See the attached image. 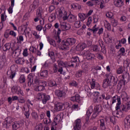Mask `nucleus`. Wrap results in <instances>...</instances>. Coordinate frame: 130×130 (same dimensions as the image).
<instances>
[{
	"mask_svg": "<svg viewBox=\"0 0 130 130\" xmlns=\"http://www.w3.org/2000/svg\"><path fill=\"white\" fill-rule=\"evenodd\" d=\"M60 27L62 31H67L71 29V25L66 22L60 23Z\"/></svg>",
	"mask_w": 130,
	"mask_h": 130,
	"instance_id": "nucleus-18",
	"label": "nucleus"
},
{
	"mask_svg": "<svg viewBox=\"0 0 130 130\" xmlns=\"http://www.w3.org/2000/svg\"><path fill=\"white\" fill-rule=\"evenodd\" d=\"M32 84H33V77H30V78H27V85L28 87H31Z\"/></svg>",
	"mask_w": 130,
	"mask_h": 130,
	"instance_id": "nucleus-51",
	"label": "nucleus"
},
{
	"mask_svg": "<svg viewBox=\"0 0 130 130\" xmlns=\"http://www.w3.org/2000/svg\"><path fill=\"white\" fill-rule=\"evenodd\" d=\"M91 50L94 52H98V51H100V48L97 45H93L91 47Z\"/></svg>",
	"mask_w": 130,
	"mask_h": 130,
	"instance_id": "nucleus-34",
	"label": "nucleus"
},
{
	"mask_svg": "<svg viewBox=\"0 0 130 130\" xmlns=\"http://www.w3.org/2000/svg\"><path fill=\"white\" fill-rule=\"evenodd\" d=\"M117 103L116 104V106L115 107L116 110H119L123 112H127L129 109L127 107V106L126 104L125 105H121L120 106V104H121V102H120V98H118L117 100Z\"/></svg>",
	"mask_w": 130,
	"mask_h": 130,
	"instance_id": "nucleus-3",
	"label": "nucleus"
},
{
	"mask_svg": "<svg viewBox=\"0 0 130 130\" xmlns=\"http://www.w3.org/2000/svg\"><path fill=\"white\" fill-rule=\"evenodd\" d=\"M113 114L118 118H120L121 116H122V113L121 112V111L118 112L117 110H116L113 113Z\"/></svg>",
	"mask_w": 130,
	"mask_h": 130,
	"instance_id": "nucleus-35",
	"label": "nucleus"
},
{
	"mask_svg": "<svg viewBox=\"0 0 130 130\" xmlns=\"http://www.w3.org/2000/svg\"><path fill=\"white\" fill-rule=\"evenodd\" d=\"M111 24L113 27H116V26H117V21L115 19H112L111 21Z\"/></svg>",
	"mask_w": 130,
	"mask_h": 130,
	"instance_id": "nucleus-63",
	"label": "nucleus"
},
{
	"mask_svg": "<svg viewBox=\"0 0 130 130\" xmlns=\"http://www.w3.org/2000/svg\"><path fill=\"white\" fill-rule=\"evenodd\" d=\"M102 97L103 99L105 100H109V99H111V95H109V94H106L105 95V93H104L102 95Z\"/></svg>",
	"mask_w": 130,
	"mask_h": 130,
	"instance_id": "nucleus-42",
	"label": "nucleus"
},
{
	"mask_svg": "<svg viewBox=\"0 0 130 130\" xmlns=\"http://www.w3.org/2000/svg\"><path fill=\"white\" fill-rule=\"evenodd\" d=\"M92 112H93V109H92L91 108H89L88 110L86 112V114L87 116H90V115L92 114Z\"/></svg>",
	"mask_w": 130,
	"mask_h": 130,
	"instance_id": "nucleus-58",
	"label": "nucleus"
},
{
	"mask_svg": "<svg viewBox=\"0 0 130 130\" xmlns=\"http://www.w3.org/2000/svg\"><path fill=\"white\" fill-rule=\"evenodd\" d=\"M85 47H87V45H86V44H79L77 45L76 49L77 51H83V50L85 49Z\"/></svg>",
	"mask_w": 130,
	"mask_h": 130,
	"instance_id": "nucleus-20",
	"label": "nucleus"
},
{
	"mask_svg": "<svg viewBox=\"0 0 130 130\" xmlns=\"http://www.w3.org/2000/svg\"><path fill=\"white\" fill-rule=\"evenodd\" d=\"M102 110V106L100 104L96 105L94 108V112H96V113H100L101 112Z\"/></svg>",
	"mask_w": 130,
	"mask_h": 130,
	"instance_id": "nucleus-29",
	"label": "nucleus"
},
{
	"mask_svg": "<svg viewBox=\"0 0 130 130\" xmlns=\"http://www.w3.org/2000/svg\"><path fill=\"white\" fill-rule=\"evenodd\" d=\"M122 82H123V85L125 86V82H129V74L127 72H125L122 75Z\"/></svg>",
	"mask_w": 130,
	"mask_h": 130,
	"instance_id": "nucleus-11",
	"label": "nucleus"
},
{
	"mask_svg": "<svg viewBox=\"0 0 130 130\" xmlns=\"http://www.w3.org/2000/svg\"><path fill=\"white\" fill-rule=\"evenodd\" d=\"M105 77H106V79L103 81V87L105 88L111 86V82L109 78L108 74H106Z\"/></svg>",
	"mask_w": 130,
	"mask_h": 130,
	"instance_id": "nucleus-9",
	"label": "nucleus"
},
{
	"mask_svg": "<svg viewBox=\"0 0 130 130\" xmlns=\"http://www.w3.org/2000/svg\"><path fill=\"white\" fill-rule=\"evenodd\" d=\"M38 7H39V1H35L32 5H31L29 11H30V12H33V11H35L36 9H37Z\"/></svg>",
	"mask_w": 130,
	"mask_h": 130,
	"instance_id": "nucleus-17",
	"label": "nucleus"
},
{
	"mask_svg": "<svg viewBox=\"0 0 130 130\" xmlns=\"http://www.w3.org/2000/svg\"><path fill=\"white\" fill-rule=\"evenodd\" d=\"M35 82L36 84H39L45 87H46V85H47V83L45 81L40 80L37 79L35 80Z\"/></svg>",
	"mask_w": 130,
	"mask_h": 130,
	"instance_id": "nucleus-26",
	"label": "nucleus"
},
{
	"mask_svg": "<svg viewBox=\"0 0 130 130\" xmlns=\"http://www.w3.org/2000/svg\"><path fill=\"white\" fill-rule=\"evenodd\" d=\"M70 100L73 102H80V95L77 94L75 96L71 97Z\"/></svg>",
	"mask_w": 130,
	"mask_h": 130,
	"instance_id": "nucleus-27",
	"label": "nucleus"
},
{
	"mask_svg": "<svg viewBox=\"0 0 130 130\" xmlns=\"http://www.w3.org/2000/svg\"><path fill=\"white\" fill-rule=\"evenodd\" d=\"M74 26L76 28H80L82 26V23H81L80 20H76L75 22Z\"/></svg>",
	"mask_w": 130,
	"mask_h": 130,
	"instance_id": "nucleus-40",
	"label": "nucleus"
},
{
	"mask_svg": "<svg viewBox=\"0 0 130 130\" xmlns=\"http://www.w3.org/2000/svg\"><path fill=\"white\" fill-rule=\"evenodd\" d=\"M94 93L96 94V96L93 99L94 103H101L102 102V98L98 95L99 92H95Z\"/></svg>",
	"mask_w": 130,
	"mask_h": 130,
	"instance_id": "nucleus-23",
	"label": "nucleus"
},
{
	"mask_svg": "<svg viewBox=\"0 0 130 130\" xmlns=\"http://www.w3.org/2000/svg\"><path fill=\"white\" fill-rule=\"evenodd\" d=\"M88 30H89V31H90V32H92L93 34H95V33H96V32H97V31H98L99 30L98 34L99 35H101V34L103 33L104 29L102 27L99 28V27H97V24H95L92 28H88Z\"/></svg>",
	"mask_w": 130,
	"mask_h": 130,
	"instance_id": "nucleus-6",
	"label": "nucleus"
},
{
	"mask_svg": "<svg viewBox=\"0 0 130 130\" xmlns=\"http://www.w3.org/2000/svg\"><path fill=\"white\" fill-rule=\"evenodd\" d=\"M10 49H11V44H10V43H6L3 46L4 51H7L8 50H10Z\"/></svg>",
	"mask_w": 130,
	"mask_h": 130,
	"instance_id": "nucleus-36",
	"label": "nucleus"
},
{
	"mask_svg": "<svg viewBox=\"0 0 130 130\" xmlns=\"http://www.w3.org/2000/svg\"><path fill=\"white\" fill-rule=\"evenodd\" d=\"M99 20V16H98V15H94L93 16L94 23H97Z\"/></svg>",
	"mask_w": 130,
	"mask_h": 130,
	"instance_id": "nucleus-64",
	"label": "nucleus"
},
{
	"mask_svg": "<svg viewBox=\"0 0 130 130\" xmlns=\"http://www.w3.org/2000/svg\"><path fill=\"white\" fill-rule=\"evenodd\" d=\"M4 36L5 38H9V37L10 36V30L7 29L6 30Z\"/></svg>",
	"mask_w": 130,
	"mask_h": 130,
	"instance_id": "nucleus-62",
	"label": "nucleus"
},
{
	"mask_svg": "<svg viewBox=\"0 0 130 130\" xmlns=\"http://www.w3.org/2000/svg\"><path fill=\"white\" fill-rule=\"evenodd\" d=\"M37 98L38 100H42L43 104H46L47 101L50 100V95H46V93L43 92H40L37 94Z\"/></svg>",
	"mask_w": 130,
	"mask_h": 130,
	"instance_id": "nucleus-2",
	"label": "nucleus"
},
{
	"mask_svg": "<svg viewBox=\"0 0 130 130\" xmlns=\"http://www.w3.org/2000/svg\"><path fill=\"white\" fill-rule=\"evenodd\" d=\"M112 100V104H111V105H112V104L115 103V102H116V100L117 101L118 98H120V97L118 96L117 95H115L114 96H113V98H111Z\"/></svg>",
	"mask_w": 130,
	"mask_h": 130,
	"instance_id": "nucleus-53",
	"label": "nucleus"
},
{
	"mask_svg": "<svg viewBox=\"0 0 130 130\" xmlns=\"http://www.w3.org/2000/svg\"><path fill=\"white\" fill-rule=\"evenodd\" d=\"M85 73V70L82 71H78L76 73V78H81L82 77V73Z\"/></svg>",
	"mask_w": 130,
	"mask_h": 130,
	"instance_id": "nucleus-43",
	"label": "nucleus"
},
{
	"mask_svg": "<svg viewBox=\"0 0 130 130\" xmlns=\"http://www.w3.org/2000/svg\"><path fill=\"white\" fill-rule=\"evenodd\" d=\"M121 98L123 100H125V101H127L129 99V98H127V94L126 92H123L121 94Z\"/></svg>",
	"mask_w": 130,
	"mask_h": 130,
	"instance_id": "nucleus-44",
	"label": "nucleus"
},
{
	"mask_svg": "<svg viewBox=\"0 0 130 130\" xmlns=\"http://www.w3.org/2000/svg\"><path fill=\"white\" fill-rule=\"evenodd\" d=\"M28 24L29 22H27L26 24H23L22 26V30L23 31V32H25L26 30H27V27H28Z\"/></svg>",
	"mask_w": 130,
	"mask_h": 130,
	"instance_id": "nucleus-56",
	"label": "nucleus"
},
{
	"mask_svg": "<svg viewBox=\"0 0 130 130\" xmlns=\"http://www.w3.org/2000/svg\"><path fill=\"white\" fill-rule=\"evenodd\" d=\"M55 94L56 95L58 98H65L66 93L63 90L57 89L55 91Z\"/></svg>",
	"mask_w": 130,
	"mask_h": 130,
	"instance_id": "nucleus-13",
	"label": "nucleus"
},
{
	"mask_svg": "<svg viewBox=\"0 0 130 130\" xmlns=\"http://www.w3.org/2000/svg\"><path fill=\"white\" fill-rule=\"evenodd\" d=\"M24 123L21 121H15L12 125V128L14 130H17L18 128L23 126Z\"/></svg>",
	"mask_w": 130,
	"mask_h": 130,
	"instance_id": "nucleus-10",
	"label": "nucleus"
},
{
	"mask_svg": "<svg viewBox=\"0 0 130 130\" xmlns=\"http://www.w3.org/2000/svg\"><path fill=\"white\" fill-rule=\"evenodd\" d=\"M32 35L35 36L36 39H40V36L37 34V31H32Z\"/></svg>",
	"mask_w": 130,
	"mask_h": 130,
	"instance_id": "nucleus-57",
	"label": "nucleus"
},
{
	"mask_svg": "<svg viewBox=\"0 0 130 130\" xmlns=\"http://www.w3.org/2000/svg\"><path fill=\"white\" fill-rule=\"evenodd\" d=\"M48 55L51 57V59H52L53 61L54 62V61H55V58H54V53L52 51L49 52Z\"/></svg>",
	"mask_w": 130,
	"mask_h": 130,
	"instance_id": "nucleus-49",
	"label": "nucleus"
},
{
	"mask_svg": "<svg viewBox=\"0 0 130 130\" xmlns=\"http://www.w3.org/2000/svg\"><path fill=\"white\" fill-rule=\"evenodd\" d=\"M47 75H48L47 70H44L40 73L41 77H47Z\"/></svg>",
	"mask_w": 130,
	"mask_h": 130,
	"instance_id": "nucleus-54",
	"label": "nucleus"
},
{
	"mask_svg": "<svg viewBox=\"0 0 130 130\" xmlns=\"http://www.w3.org/2000/svg\"><path fill=\"white\" fill-rule=\"evenodd\" d=\"M76 41L77 40L74 38H68L65 41H62V45L59 47V49L61 50H69V46L75 45L76 44Z\"/></svg>",
	"mask_w": 130,
	"mask_h": 130,
	"instance_id": "nucleus-1",
	"label": "nucleus"
},
{
	"mask_svg": "<svg viewBox=\"0 0 130 130\" xmlns=\"http://www.w3.org/2000/svg\"><path fill=\"white\" fill-rule=\"evenodd\" d=\"M49 19H52L53 20H55L56 19V12L52 13L49 17Z\"/></svg>",
	"mask_w": 130,
	"mask_h": 130,
	"instance_id": "nucleus-61",
	"label": "nucleus"
},
{
	"mask_svg": "<svg viewBox=\"0 0 130 130\" xmlns=\"http://www.w3.org/2000/svg\"><path fill=\"white\" fill-rule=\"evenodd\" d=\"M71 60L72 62L68 64V67H70V68H74V66H75V67H78L81 62L80 59L77 56L73 57Z\"/></svg>",
	"mask_w": 130,
	"mask_h": 130,
	"instance_id": "nucleus-4",
	"label": "nucleus"
},
{
	"mask_svg": "<svg viewBox=\"0 0 130 130\" xmlns=\"http://www.w3.org/2000/svg\"><path fill=\"white\" fill-rule=\"evenodd\" d=\"M42 15H43V10H42V8L39 7L37 9L36 16L37 17L42 18Z\"/></svg>",
	"mask_w": 130,
	"mask_h": 130,
	"instance_id": "nucleus-28",
	"label": "nucleus"
},
{
	"mask_svg": "<svg viewBox=\"0 0 130 130\" xmlns=\"http://www.w3.org/2000/svg\"><path fill=\"white\" fill-rule=\"evenodd\" d=\"M114 4L116 7H117V8H121L124 5L122 0H116L114 2Z\"/></svg>",
	"mask_w": 130,
	"mask_h": 130,
	"instance_id": "nucleus-24",
	"label": "nucleus"
},
{
	"mask_svg": "<svg viewBox=\"0 0 130 130\" xmlns=\"http://www.w3.org/2000/svg\"><path fill=\"white\" fill-rule=\"evenodd\" d=\"M100 124V129L105 130L106 129V126H105V120L104 119H101L99 122Z\"/></svg>",
	"mask_w": 130,
	"mask_h": 130,
	"instance_id": "nucleus-21",
	"label": "nucleus"
},
{
	"mask_svg": "<svg viewBox=\"0 0 130 130\" xmlns=\"http://www.w3.org/2000/svg\"><path fill=\"white\" fill-rule=\"evenodd\" d=\"M13 122L14 119H13V118L11 117H8L6 118L5 123L6 125V128H9L10 127L11 124H12V123H13Z\"/></svg>",
	"mask_w": 130,
	"mask_h": 130,
	"instance_id": "nucleus-16",
	"label": "nucleus"
},
{
	"mask_svg": "<svg viewBox=\"0 0 130 130\" xmlns=\"http://www.w3.org/2000/svg\"><path fill=\"white\" fill-rule=\"evenodd\" d=\"M68 19L70 23H73V22H75V21L77 20V16H75L73 14H69V16L68 15Z\"/></svg>",
	"mask_w": 130,
	"mask_h": 130,
	"instance_id": "nucleus-25",
	"label": "nucleus"
},
{
	"mask_svg": "<svg viewBox=\"0 0 130 130\" xmlns=\"http://www.w3.org/2000/svg\"><path fill=\"white\" fill-rule=\"evenodd\" d=\"M19 88V86H17L16 85L13 86L11 88V92L12 93H13V94H16L17 91L18 90V89Z\"/></svg>",
	"mask_w": 130,
	"mask_h": 130,
	"instance_id": "nucleus-45",
	"label": "nucleus"
},
{
	"mask_svg": "<svg viewBox=\"0 0 130 130\" xmlns=\"http://www.w3.org/2000/svg\"><path fill=\"white\" fill-rule=\"evenodd\" d=\"M84 55L86 57L87 60H95V54L91 53L90 50H87L84 51Z\"/></svg>",
	"mask_w": 130,
	"mask_h": 130,
	"instance_id": "nucleus-5",
	"label": "nucleus"
},
{
	"mask_svg": "<svg viewBox=\"0 0 130 130\" xmlns=\"http://www.w3.org/2000/svg\"><path fill=\"white\" fill-rule=\"evenodd\" d=\"M58 17L62 18L63 21L68 20V13L63 10V8H61L58 10Z\"/></svg>",
	"mask_w": 130,
	"mask_h": 130,
	"instance_id": "nucleus-7",
	"label": "nucleus"
},
{
	"mask_svg": "<svg viewBox=\"0 0 130 130\" xmlns=\"http://www.w3.org/2000/svg\"><path fill=\"white\" fill-rule=\"evenodd\" d=\"M129 122H130V117H127L124 120L125 126L126 127H127L128 125V123L129 124Z\"/></svg>",
	"mask_w": 130,
	"mask_h": 130,
	"instance_id": "nucleus-52",
	"label": "nucleus"
},
{
	"mask_svg": "<svg viewBox=\"0 0 130 130\" xmlns=\"http://www.w3.org/2000/svg\"><path fill=\"white\" fill-rule=\"evenodd\" d=\"M31 116L32 118H34V119H35L36 120H37V119H38V114H37V112H32Z\"/></svg>",
	"mask_w": 130,
	"mask_h": 130,
	"instance_id": "nucleus-46",
	"label": "nucleus"
},
{
	"mask_svg": "<svg viewBox=\"0 0 130 130\" xmlns=\"http://www.w3.org/2000/svg\"><path fill=\"white\" fill-rule=\"evenodd\" d=\"M11 50L12 51V56L14 57H18L21 54V51H22V49L19 48H17L15 49L14 50L13 48H11Z\"/></svg>",
	"mask_w": 130,
	"mask_h": 130,
	"instance_id": "nucleus-15",
	"label": "nucleus"
},
{
	"mask_svg": "<svg viewBox=\"0 0 130 130\" xmlns=\"http://www.w3.org/2000/svg\"><path fill=\"white\" fill-rule=\"evenodd\" d=\"M47 41L49 43L50 45H53L54 47H56V44L55 43V41L51 39L50 37H48Z\"/></svg>",
	"mask_w": 130,
	"mask_h": 130,
	"instance_id": "nucleus-32",
	"label": "nucleus"
},
{
	"mask_svg": "<svg viewBox=\"0 0 130 130\" xmlns=\"http://www.w3.org/2000/svg\"><path fill=\"white\" fill-rule=\"evenodd\" d=\"M62 116H63L62 114H58L57 115V116L54 118L53 120L52 125H57V124L59 123V122L62 120Z\"/></svg>",
	"mask_w": 130,
	"mask_h": 130,
	"instance_id": "nucleus-8",
	"label": "nucleus"
},
{
	"mask_svg": "<svg viewBox=\"0 0 130 130\" xmlns=\"http://www.w3.org/2000/svg\"><path fill=\"white\" fill-rule=\"evenodd\" d=\"M82 122H81V119H77L75 121V123L74 125V130H81L82 129Z\"/></svg>",
	"mask_w": 130,
	"mask_h": 130,
	"instance_id": "nucleus-12",
	"label": "nucleus"
},
{
	"mask_svg": "<svg viewBox=\"0 0 130 130\" xmlns=\"http://www.w3.org/2000/svg\"><path fill=\"white\" fill-rule=\"evenodd\" d=\"M90 87L91 89H95V88H99L100 85L99 84H96V80L92 79L90 83Z\"/></svg>",
	"mask_w": 130,
	"mask_h": 130,
	"instance_id": "nucleus-22",
	"label": "nucleus"
},
{
	"mask_svg": "<svg viewBox=\"0 0 130 130\" xmlns=\"http://www.w3.org/2000/svg\"><path fill=\"white\" fill-rule=\"evenodd\" d=\"M64 105L62 103H57L55 104L54 109L56 111H60L62 110V108Z\"/></svg>",
	"mask_w": 130,
	"mask_h": 130,
	"instance_id": "nucleus-19",
	"label": "nucleus"
},
{
	"mask_svg": "<svg viewBox=\"0 0 130 130\" xmlns=\"http://www.w3.org/2000/svg\"><path fill=\"white\" fill-rule=\"evenodd\" d=\"M78 16L79 19V21H80L81 22H84V21L86 20V14H85L84 13H79Z\"/></svg>",
	"mask_w": 130,
	"mask_h": 130,
	"instance_id": "nucleus-30",
	"label": "nucleus"
},
{
	"mask_svg": "<svg viewBox=\"0 0 130 130\" xmlns=\"http://www.w3.org/2000/svg\"><path fill=\"white\" fill-rule=\"evenodd\" d=\"M59 68H63L66 67V64L62 61H59L58 62Z\"/></svg>",
	"mask_w": 130,
	"mask_h": 130,
	"instance_id": "nucleus-60",
	"label": "nucleus"
},
{
	"mask_svg": "<svg viewBox=\"0 0 130 130\" xmlns=\"http://www.w3.org/2000/svg\"><path fill=\"white\" fill-rule=\"evenodd\" d=\"M104 26L108 31H111V25L108 21H106Z\"/></svg>",
	"mask_w": 130,
	"mask_h": 130,
	"instance_id": "nucleus-38",
	"label": "nucleus"
},
{
	"mask_svg": "<svg viewBox=\"0 0 130 130\" xmlns=\"http://www.w3.org/2000/svg\"><path fill=\"white\" fill-rule=\"evenodd\" d=\"M16 94H17V95H18L19 96H24V92H23V90H22V88H21V87H18L17 91H16Z\"/></svg>",
	"mask_w": 130,
	"mask_h": 130,
	"instance_id": "nucleus-37",
	"label": "nucleus"
},
{
	"mask_svg": "<svg viewBox=\"0 0 130 130\" xmlns=\"http://www.w3.org/2000/svg\"><path fill=\"white\" fill-rule=\"evenodd\" d=\"M71 7L72 8V9H76V10H80V9H81V6H79V7H79V4H71Z\"/></svg>",
	"mask_w": 130,
	"mask_h": 130,
	"instance_id": "nucleus-48",
	"label": "nucleus"
},
{
	"mask_svg": "<svg viewBox=\"0 0 130 130\" xmlns=\"http://www.w3.org/2000/svg\"><path fill=\"white\" fill-rule=\"evenodd\" d=\"M44 89H45V87L44 86L41 85V84H40L39 86H38L36 87L35 90L39 92V91H43V90H44Z\"/></svg>",
	"mask_w": 130,
	"mask_h": 130,
	"instance_id": "nucleus-41",
	"label": "nucleus"
},
{
	"mask_svg": "<svg viewBox=\"0 0 130 130\" xmlns=\"http://www.w3.org/2000/svg\"><path fill=\"white\" fill-rule=\"evenodd\" d=\"M85 91L87 92L88 94H89V95H92V94L93 93V92H92L91 90V88H90V87L88 86H85Z\"/></svg>",
	"mask_w": 130,
	"mask_h": 130,
	"instance_id": "nucleus-50",
	"label": "nucleus"
},
{
	"mask_svg": "<svg viewBox=\"0 0 130 130\" xmlns=\"http://www.w3.org/2000/svg\"><path fill=\"white\" fill-rule=\"evenodd\" d=\"M108 76L109 77V79L111 84H112L113 86H116V84H117V78L114 77L111 73L108 74Z\"/></svg>",
	"mask_w": 130,
	"mask_h": 130,
	"instance_id": "nucleus-14",
	"label": "nucleus"
},
{
	"mask_svg": "<svg viewBox=\"0 0 130 130\" xmlns=\"http://www.w3.org/2000/svg\"><path fill=\"white\" fill-rule=\"evenodd\" d=\"M20 84H24L26 82V77L24 75H20V77L18 80Z\"/></svg>",
	"mask_w": 130,
	"mask_h": 130,
	"instance_id": "nucleus-31",
	"label": "nucleus"
},
{
	"mask_svg": "<svg viewBox=\"0 0 130 130\" xmlns=\"http://www.w3.org/2000/svg\"><path fill=\"white\" fill-rule=\"evenodd\" d=\"M106 16L108 19H112L113 18V13L111 12H109L107 13Z\"/></svg>",
	"mask_w": 130,
	"mask_h": 130,
	"instance_id": "nucleus-55",
	"label": "nucleus"
},
{
	"mask_svg": "<svg viewBox=\"0 0 130 130\" xmlns=\"http://www.w3.org/2000/svg\"><path fill=\"white\" fill-rule=\"evenodd\" d=\"M49 87H56L57 84H56V82L54 80H50L49 81Z\"/></svg>",
	"mask_w": 130,
	"mask_h": 130,
	"instance_id": "nucleus-39",
	"label": "nucleus"
},
{
	"mask_svg": "<svg viewBox=\"0 0 130 130\" xmlns=\"http://www.w3.org/2000/svg\"><path fill=\"white\" fill-rule=\"evenodd\" d=\"M60 33H61V30L58 28V31H57V36L55 37V39L58 43L61 42V39L59 38V34H60Z\"/></svg>",
	"mask_w": 130,
	"mask_h": 130,
	"instance_id": "nucleus-33",
	"label": "nucleus"
},
{
	"mask_svg": "<svg viewBox=\"0 0 130 130\" xmlns=\"http://www.w3.org/2000/svg\"><path fill=\"white\" fill-rule=\"evenodd\" d=\"M15 62L17 64H23V62H24V59H23L22 58H19L18 59H17L15 60Z\"/></svg>",
	"mask_w": 130,
	"mask_h": 130,
	"instance_id": "nucleus-47",
	"label": "nucleus"
},
{
	"mask_svg": "<svg viewBox=\"0 0 130 130\" xmlns=\"http://www.w3.org/2000/svg\"><path fill=\"white\" fill-rule=\"evenodd\" d=\"M92 17H88L87 21L86 22V26H88V27H89L90 25H91V23H92Z\"/></svg>",
	"mask_w": 130,
	"mask_h": 130,
	"instance_id": "nucleus-59",
	"label": "nucleus"
}]
</instances>
